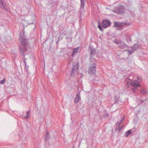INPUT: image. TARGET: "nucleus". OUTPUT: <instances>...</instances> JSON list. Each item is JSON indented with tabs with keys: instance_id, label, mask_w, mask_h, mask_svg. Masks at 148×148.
<instances>
[{
	"instance_id": "dca6fc26",
	"label": "nucleus",
	"mask_w": 148,
	"mask_h": 148,
	"mask_svg": "<svg viewBox=\"0 0 148 148\" xmlns=\"http://www.w3.org/2000/svg\"><path fill=\"white\" fill-rule=\"evenodd\" d=\"M5 79H4L3 80L1 81L0 82V83L1 84H3L5 83Z\"/></svg>"
},
{
	"instance_id": "2eb2a0df",
	"label": "nucleus",
	"mask_w": 148,
	"mask_h": 148,
	"mask_svg": "<svg viewBox=\"0 0 148 148\" xmlns=\"http://www.w3.org/2000/svg\"><path fill=\"white\" fill-rule=\"evenodd\" d=\"M141 92L143 94L146 93V90H141Z\"/></svg>"
},
{
	"instance_id": "a211bd4d",
	"label": "nucleus",
	"mask_w": 148,
	"mask_h": 148,
	"mask_svg": "<svg viewBox=\"0 0 148 148\" xmlns=\"http://www.w3.org/2000/svg\"><path fill=\"white\" fill-rule=\"evenodd\" d=\"M137 79L140 81L142 80V78L140 77H137Z\"/></svg>"
},
{
	"instance_id": "412c9836",
	"label": "nucleus",
	"mask_w": 148,
	"mask_h": 148,
	"mask_svg": "<svg viewBox=\"0 0 148 148\" xmlns=\"http://www.w3.org/2000/svg\"><path fill=\"white\" fill-rule=\"evenodd\" d=\"M130 52L131 53L132 52V51H131Z\"/></svg>"
},
{
	"instance_id": "1a4fd4ad",
	"label": "nucleus",
	"mask_w": 148,
	"mask_h": 148,
	"mask_svg": "<svg viewBox=\"0 0 148 148\" xmlns=\"http://www.w3.org/2000/svg\"><path fill=\"white\" fill-rule=\"evenodd\" d=\"M5 3L4 0H0V6L3 8L4 7Z\"/></svg>"
},
{
	"instance_id": "4468645a",
	"label": "nucleus",
	"mask_w": 148,
	"mask_h": 148,
	"mask_svg": "<svg viewBox=\"0 0 148 148\" xmlns=\"http://www.w3.org/2000/svg\"><path fill=\"white\" fill-rule=\"evenodd\" d=\"M98 24H99V25L98 26V28H99V29L101 31H102L103 30L102 29V28L101 27V25H100V22H99L98 23Z\"/></svg>"
},
{
	"instance_id": "423d86ee",
	"label": "nucleus",
	"mask_w": 148,
	"mask_h": 148,
	"mask_svg": "<svg viewBox=\"0 0 148 148\" xmlns=\"http://www.w3.org/2000/svg\"><path fill=\"white\" fill-rule=\"evenodd\" d=\"M19 41L21 42L22 45L27 46V40L22 37H20Z\"/></svg>"
},
{
	"instance_id": "20e7f679",
	"label": "nucleus",
	"mask_w": 148,
	"mask_h": 148,
	"mask_svg": "<svg viewBox=\"0 0 148 148\" xmlns=\"http://www.w3.org/2000/svg\"><path fill=\"white\" fill-rule=\"evenodd\" d=\"M115 43L118 44L119 47L121 49H124L127 47V45L125 43L121 42L120 41H116Z\"/></svg>"
},
{
	"instance_id": "4be33fe9",
	"label": "nucleus",
	"mask_w": 148,
	"mask_h": 148,
	"mask_svg": "<svg viewBox=\"0 0 148 148\" xmlns=\"http://www.w3.org/2000/svg\"><path fill=\"white\" fill-rule=\"evenodd\" d=\"M72 148H74V147H73Z\"/></svg>"
},
{
	"instance_id": "39448f33",
	"label": "nucleus",
	"mask_w": 148,
	"mask_h": 148,
	"mask_svg": "<svg viewBox=\"0 0 148 148\" xmlns=\"http://www.w3.org/2000/svg\"><path fill=\"white\" fill-rule=\"evenodd\" d=\"M110 23L109 21L105 20L103 21L102 23V26L104 28H106L110 25Z\"/></svg>"
},
{
	"instance_id": "f8f14e48",
	"label": "nucleus",
	"mask_w": 148,
	"mask_h": 148,
	"mask_svg": "<svg viewBox=\"0 0 148 148\" xmlns=\"http://www.w3.org/2000/svg\"><path fill=\"white\" fill-rule=\"evenodd\" d=\"M131 132V130H129L127 131V132H126L125 133V135L126 136H128L129 134H130Z\"/></svg>"
},
{
	"instance_id": "aec40b11",
	"label": "nucleus",
	"mask_w": 148,
	"mask_h": 148,
	"mask_svg": "<svg viewBox=\"0 0 148 148\" xmlns=\"http://www.w3.org/2000/svg\"><path fill=\"white\" fill-rule=\"evenodd\" d=\"M138 89L137 88H135V91L136 89Z\"/></svg>"
},
{
	"instance_id": "9b49d317",
	"label": "nucleus",
	"mask_w": 148,
	"mask_h": 148,
	"mask_svg": "<svg viewBox=\"0 0 148 148\" xmlns=\"http://www.w3.org/2000/svg\"><path fill=\"white\" fill-rule=\"evenodd\" d=\"M121 24L118 22H115L114 23V26L115 27H118L121 26Z\"/></svg>"
},
{
	"instance_id": "6ab92c4d",
	"label": "nucleus",
	"mask_w": 148,
	"mask_h": 148,
	"mask_svg": "<svg viewBox=\"0 0 148 148\" xmlns=\"http://www.w3.org/2000/svg\"><path fill=\"white\" fill-rule=\"evenodd\" d=\"M20 53L21 55H23V52L21 50Z\"/></svg>"
},
{
	"instance_id": "0eeeda50",
	"label": "nucleus",
	"mask_w": 148,
	"mask_h": 148,
	"mask_svg": "<svg viewBox=\"0 0 148 148\" xmlns=\"http://www.w3.org/2000/svg\"><path fill=\"white\" fill-rule=\"evenodd\" d=\"M79 66L78 64L77 63L75 66L73 65V71L71 73V75L73 76V74L75 72H77Z\"/></svg>"
},
{
	"instance_id": "6e6552de",
	"label": "nucleus",
	"mask_w": 148,
	"mask_h": 148,
	"mask_svg": "<svg viewBox=\"0 0 148 148\" xmlns=\"http://www.w3.org/2000/svg\"><path fill=\"white\" fill-rule=\"evenodd\" d=\"M80 99V97L79 93H78L76 96V98L75 99V103H77L78 102Z\"/></svg>"
},
{
	"instance_id": "9d476101",
	"label": "nucleus",
	"mask_w": 148,
	"mask_h": 148,
	"mask_svg": "<svg viewBox=\"0 0 148 148\" xmlns=\"http://www.w3.org/2000/svg\"><path fill=\"white\" fill-rule=\"evenodd\" d=\"M79 49V47H77L76 48L73 49V53L72 54V56H73L76 53H77L78 52Z\"/></svg>"
},
{
	"instance_id": "f03ea898",
	"label": "nucleus",
	"mask_w": 148,
	"mask_h": 148,
	"mask_svg": "<svg viewBox=\"0 0 148 148\" xmlns=\"http://www.w3.org/2000/svg\"><path fill=\"white\" fill-rule=\"evenodd\" d=\"M96 72V67L95 64H92L89 68L88 72L89 73L94 74Z\"/></svg>"
},
{
	"instance_id": "f3484780",
	"label": "nucleus",
	"mask_w": 148,
	"mask_h": 148,
	"mask_svg": "<svg viewBox=\"0 0 148 148\" xmlns=\"http://www.w3.org/2000/svg\"><path fill=\"white\" fill-rule=\"evenodd\" d=\"M81 6L83 5V4L84 3V0H81Z\"/></svg>"
},
{
	"instance_id": "7ed1b4c3",
	"label": "nucleus",
	"mask_w": 148,
	"mask_h": 148,
	"mask_svg": "<svg viewBox=\"0 0 148 148\" xmlns=\"http://www.w3.org/2000/svg\"><path fill=\"white\" fill-rule=\"evenodd\" d=\"M127 85H131L132 86L136 87H140V85L139 84L138 81L136 80L133 81L131 83L130 82H127Z\"/></svg>"
},
{
	"instance_id": "f257e3e1",
	"label": "nucleus",
	"mask_w": 148,
	"mask_h": 148,
	"mask_svg": "<svg viewBox=\"0 0 148 148\" xmlns=\"http://www.w3.org/2000/svg\"><path fill=\"white\" fill-rule=\"evenodd\" d=\"M124 7L123 6H121L116 8L114 12L118 14H122L123 13Z\"/></svg>"
},
{
	"instance_id": "ddd939ff",
	"label": "nucleus",
	"mask_w": 148,
	"mask_h": 148,
	"mask_svg": "<svg viewBox=\"0 0 148 148\" xmlns=\"http://www.w3.org/2000/svg\"><path fill=\"white\" fill-rule=\"evenodd\" d=\"M30 116L29 115V112L28 111L26 112V116H25V118H27L29 117Z\"/></svg>"
}]
</instances>
